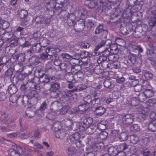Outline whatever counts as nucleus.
Masks as SVG:
<instances>
[{"mask_svg": "<svg viewBox=\"0 0 156 156\" xmlns=\"http://www.w3.org/2000/svg\"><path fill=\"white\" fill-rule=\"evenodd\" d=\"M119 4H117L115 2H113L112 0H108L106 1L101 6H103L102 8L101 13L104 14L106 15H108L111 13V9L113 8V9H116L118 8Z\"/></svg>", "mask_w": 156, "mask_h": 156, "instance_id": "obj_1", "label": "nucleus"}, {"mask_svg": "<svg viewBox=\"0 0 156 156\" xmlns=\"http://www.w3.org/2000/svg\"><path fill=\"white\" fill-rule=\"evenodd\" d=\"M62 5L55 1H51L47 5L46 10L49 12H52L53 14H56V15H59L62 12V8L64 6Z\"/></svg>", "mask_w": 156, "mask_h": 156, "instance_id": "obj_2", "label": "nucleus"}, {"mask_svg": "<svg viewBox=\"0 0 156 156\" xmlns=\"http://www.w3.org/2000/svg\"><path fill=\"white\" fill-rule=\"evenodd\" d=\"M14 147L16 149L10 148L8 150L9 154L11 156H20L21 154L24 156L28 155L27 151L23 146L16 144Z\"/></svg>", "mask_w": 156, "mask_h": 156, "instance_id": "obj_3", "label": "nucleus"}, {"mask_svg": "<svg viewBox=\"0 0 156 156\" xmlns=\"http://www.w3.org/2000/svg\"><path fill=\"white\" fill-rule=\"evenodd\" d=\"M126 3L129 9L139 11L141 9L144 2V0H127Z\"/></svg>", "mask_w": 156, "mask_h": 156, "instance_id": "obj_4", "label": "nucleus"}, {"mask_svg": "<svg viewBox=\"0 0 156 156\" xmlns=\"http://www.w3.org/2000/svg\"><path fill=\"white\" fill-rule=\"evenodd\" d=\"M33 69L32 67L28 68L26 72L24 73L21 71L17 72L16 74V80L15 81V83L18 84L19 81H22L25 78L28 77L29 75L32 73ZM15 76H14L12 77V78L13 79Z\"/></svg>", "mask_w": 156, "mask_h": 156, "instance_id": "obj_5", "label": "nucleus"}, {"mask_svg": "<svg viewBox=\"0 0 156 156\" xmlns=\"http://www.w3.org/2000/svg\"><path fill=\"white\" fill-rule=\"evenodd\" d=\"M147 13L150 16L148 24L151 27L152 31L153 27L156 26V11L153 10L151 8H149L147 9Z\"/></svg>", "mask_w": 156, "mask_h": 156, "instance_id": "obj_6", "label": "nucleus"}, {"mask_svg": "<svg viewBox=\"0 0 156 156\" xmlns=\"http://www.w3.org/2000/svg\"><path fill=\"white\" fill-rule=\"evenodd\" d=\"M81 121L80 122L82 129L84 131L93 123V119L91 117H86L85 115L80 116Z\"/></svg>", "mask_w": 156, "mask_h": 156, "instance_id": "obj_7", "label": "nucleus"}, {"mask_svg": "<svg viewBox=\"0 0 156 156\" xmlns=\"http://www.w3.org/2000/svg\"><path fill=\"white\" fill-rule=\"evenodd\" d=\"M92 17V18L88 20L85 23V27H87V30L89 31L93 30L98 23L96 16H94Z\"/></svg>", "mask_w": 156, "mask_h": 156, "instance_id": "obj_8", "label": "nucleus"}, {"mask_svg": "<svg viewBox=\"0 0 156 156\" xmlns=\"http://www.w3.org/2000/svg\"><path fill=\"white\" fill-rule=\"evenodd\" d=\"M73 92L72 90H68L66 92L63 91L60 92L59 97L62 102L63 103H67L70 98L73 95Z\"/></svg>", "mask_w": 156, "mask_h": 156, "instance_id": "obj_9", "label": "nucleus"}, {"mask_svg": "<svg viewBox=\"0 0 156 156\" xmlns=\"http://www.w3.org/2000/svg\"><path fill=\"white\" fill-rule=\"evenodd\" d=\"M9 99L12 103H16L17 105H20L23 108H25L26 106V104L24 103L23 98L19 96H17L15 94L13 95H10Z\"/></svg>", "mask_w": 156, "mask_h": 156, "instance_id": "obj_10", "label": "nucleus"}, {"mask_svg": "<svg viewBox=\"0 0 156 156\" xmlns=\"http://www.w3.org/2000/svg\"><path fill=\"white\" fill-rule=\"evenodd\" d=\"M84 136H81L78 132H76L71 135L67 136L66 139L67 142L69 144H75L76 140L79 138H83Z\"/></svg>", "mask_w": 156, "mask_h": 156, "instance_id": "obj_11", "label": "nucleus"}, {"mask_svg": "<svg viewBox=\"0 0 156 156\" xmlns=\"http://www.w3.org/2000/svg\"><path fill=\"white\" fill-rule=\"evenodd\" d=\"M74 30L77 32H80L85 27V23L84 20L80 19L77 21L73 26Z\"/></svg>", "mask_w": 156, "mask_h": 156, "instance_id": "obj_12", "label": "nucleus"}, {"mask_svg": "<svg viewBox=\"0 0 156 156\" xmlns=\"http://www.w3.org/2000/svg\"><path fill=\"white\" fill-rule=\"evenodd\" d=\"M14 69L12 67H10L4 73V74L1 75L0 76V79L3 80H6L7 81L10 79L11 81L12 80L11 78L13 75V72Z\"/></svg>", "mask_w": 156, "mask_h": 156, "instance_id": "obj_13", "label": "nucleus"}, {"mask_svg": "<svg viewBox=\"0 0 156 156\" xmlns=\"http://www.w3.org/2000/svg\"><path fill=\"white\" fill-rule=\"evenodd\" d=\"M152 44H151L150 46L152 49L148 48L146 49L145 52V55L146 56L145 61L147 60L151 61L154 59V50H153V47L151 46Z\"/></svg>", "mask_w": 156, "mask_h": 156, "instance_id": "obj_14", "label": "nucleus"}, {"mask_svg": "<svg viewBox=\"0 0 156 156\" xmlns=\"http://www.w3.org/2000/svg\"><path fill=\"white\" fill-rule=\"evenodd\" d=\"M104 25L103 23H99L96 27L94 31V34H103L104 35V37L105 38L108 33V31L104 29Z\"/></svg>", "mask_w": 156, "mask_h": 156, "instance_id": "obj_15", "label": "nucleus"}, {"mask_svg": "<svg viewBox=\"0 0 156 156\" xmlns=\"http://www.w3.org/2000/svg\"><path fill=\"white\" fill-rule=\"evenodd\" d=\"M110 52L108 50L107 48H106L105 50L100 52L99 58L98 59V62L101 63L103 61L107 60L108 55L110 54Z\"/></svg>", "mask_w": 156, "mask_h": 156, "instance_id": "obj_16", "label": "nucleus"}, {"mask_svg": "<svg viewBox=\"0 0 156 156\" xmlns=\"http://www.w3.org/2000/svg\"><path fill=\"white\" fill-rule=\"evenodd\" d=\"M29 63V67H32L33 66H35L41 62L39 57L37 55H34L29 58L28 59Z\"/></svg>", "mask_w": 156, "mask_h": 156, "instance_id": "obj_17", "label": "nucleus"}, {"mask_svg": "<svg viewBox=\"0 0 156 156\" xmlns=\"http://www.w3.org/2000/svg\"><path fill=\"white\" fill-rule=\"evenodd\" d=\"M137 56L136 54L132 53L131 51L129 52L128 55V59L127 60V66H132L135 63Z\"/></svg>", "mask_w": 156, "mask_h": 156, "instance_id": "obj_18", "label": "nucleus"}, {"mask_svg": "<svg viewBox=\"0 0 156 156\" xmlns=\"http://www.w3.org/2000/svg\"><path fill=\"white\" fill-rule=\"evenodd\" d=\"M122 122H123L128 125H130L134 121V118L130 114H127L122 115L121 116Z\"/></svg>", "mask_w": 156, "mask_h": 156, "instance_id": "obj_19", "label": "nucleus"}, {"mask_svg": "<svg viewBox=\"0 0 156 156\" xmlns=\"http://www.w3.org/2000/svg\"><path fill=\"white\" fill-rule=\"evenodd\" d=\"M108 0H92V1L90 2L88 4V6L89 8L92 9L95 7L96 6H98V8L99 6H101V4L107 1Z\"/></svg>", "mask_w": 156, "mask_h": 156, "instance_id": "obj_20", "label": "nucleus"}, {"mask_svg": "<svg viewBox=\"0 0 156 156\" xmlns=\"http://www.w3.org/2000/svg\"><path fill=\"white\" fill-rule=\"evenodd\" d=\"M67 120L70 122L71 128L72 130L74 131L78 130L80 132H84L83 129H82V126L80 122H72L73 120L71 119H68Z\"/></svg>", "mask_w": 156, "mask_h": 156, "instance_id": "obj_21", "label": "nucleus"}, {"mask_svg": "<svg viewBox=\"0 0 156 156\" xmlns=\"http://www.w3.org/2000/svg\"><path fill=\"white\" fill-rule=\"evenodd\" d=\"M25 96L27 97L28 99H31L32 98H35L37 99L39 97L38 92L36 90H29L28 92L25 93Z\"/></svg>", "mask_w": 156, "mask_h": 156, "instance_id": "obj_22", "label": "nucleus"}, {"mask_svg": "<svg viewBox=\"0 0 156 156\" xmlns=\"http://www.w3.org/2000/svg\"><path fill=\"white\" fill-rule=\"evenodd\" d=\"M106 110V109L104 107L99 106L95 108L94 112L97 116H101L104 115Z\"/></svg>", "mask_w": 156, "mask_h": 156, "instance_id": "obj_23", "label": "nucleus"}, {"mask_svg": "<svg viewBox=\"0 0 156 156\" xmlns=\"http://www.w3.org/2000/svg\"><path fill=\"white\" fill-rule=\"evenodd\" d=\"M104 144L102 143H98L96 141L93 142L91 144V147L95 152L100 153V151L103 148Z\"/></svg>", "mask_w": 156, "mask_h": 156, "instance_id": "obj_24", "label": "nucleus"}, {"mask_svg": "<svg viewBox=\"0 0 156 156\" xmlns=\"http://www.w3.org/2000/svg\"><path fill=\"white\" fill-rule=\"evenodd\" d=\"M89 105L86 104H82L79 105L78 106L80 112V116L86 115L84 113L86 112L89 108Z\"/></svg>", "mask_w": 156, "mask_h": 156, "instance_id": "obj_25", "label": "nucleus"}, {"mask_svg": "<svg viewBox=\"0 0 156 156\" xmlns=\"http://www.w3.org/2000/svg\"><path fill=\"white\" fill-rule=\"evenodd\" d=\"M48 106L47 103L46 101H44L41 104L39 108L37 110V114L38 115L42 116L43 115L44 110L46 109Z\"/></svg>", "mask_w": 156, "mask_h": 156, "instance_id": "obj_26", "label": "nucleus"}, {"mask_svg": "<svg viewBox=\"0 0 156 156\" xmlns=\"http://www.w3.org/2000/svg\"><path fill=\"white\" fill-rule=\"evenodd\" d=\"M76 20V19L74 13H70L69 18L66 20V23L69 26H73L75 23Z\"/></svg>", "mask_w": 156, "mask_h": 156, "instance_id": "obj_27", "label": "nucleus"}, {"mask_svg": "<svg viewBox=\"0 0 156 156\" xmlns=\"http://www.w3.org/2000/svg\"><path fill=\"white\" fill-rule=\"evenodd\" d=\"M36 113L34 108L29 107L27 108L25 114L28 117L31 118L34 116Z\"/></svg>", "mask_w": 156, "mask_h": 156, "instance_id": "obj_28", "label": "nucleus"}, {"mask_svg": "<svg viewBox=\"0 0 156 156\" xmlns=\"http://www.w3.org/2000/svg\"><path fill=\"white\" fill-rule=\"evenodd\" d=\"M108 122L105 120L100 121L98 124L97 128L101 130H104L106 129L108 126Z\"/></svg>", "mask_w": 156, "mask_h": 156, "instance_id": "obj_29", "label": "nucleus"}, {"mask_svg": "<svg viewBox=\"0 0 156 156\" xmlns=\"http://www.w3.org/2000/svg\"><path fill=\"white\" fill-rule=\"evenodd\" d=\"M132 34L134 37L136 38H140L144 34L141 28H139L135 30Z\"/></svg>", "mask_w": 156, "mask_h": 156, "instance_id": "obj_30", "label": "nucleus"}, {"mask_svg": "<svg viewBox=\"0 0 156 156\" xmlns=\"http://www.w3.org/2000/svg\"><path fill=\"white\" fill-rule=\"evenodd\" d=\"M17 15L19 17L20 20H23L25 18L27 17L28 15V11L23 9H22L17 12Z\"/></svg>", "mask_w": 156, "mask_h": 156, "instance_id": "obj_31", "label": "nucleus"}, {"mask_svg": "<svg viewBox=\"0 0 156 156\" xmlns=\"http://www.w3.org/2000/svg\"><path fill=\"white\" fill-rule=\"evenodd\" d=\"M108 133L105 131H102L100 133L98 134L97 138L102 141H105L108 138Z\"/></svg>", "mask_w": 156, "mask_h": 156, "instance_id": "obj_32", "label": "nucleus"}, {"mask_svg": "<svg viewBox=\"0 0 156 156\" xmlns=\"http://www.w3.org/2000/svg\"><path fill=\"white\" fill-rule=\"evenodd\" d=\"M46 72L42 69H37L35 72L34 76L39 79V80H42L41 78L43 77V76L45 74Z\"/></svg>", "mask_w": 156, "mask_h": 156, "instance_id": "obj_33", "label": "nucleus"}, {"mask_svg": "<svg viewBox=\"0 0 156 156\" xmlns=\"http://www.w3.org/2000/svg\"><path fill=\"white\" fill-rule=\"evenodd\" d=\"M60 88V85L59 83L57 82H52L50 84V87L48 90L49 91H58Z\"/></svg>", "mask_w": 156, "mask_h": 156, "instance_id": "obj_34", "label": "nucleus"}, {"mask_svg": "<svg viewBox=\"0 0 156 156\" xmlns=\"http://www.w3.org/2000/svg\"><path fill=\"white\" fill-rule=\"evenodd\" d=\"M44 18L42 15H36L34 17L32 22L33 23L36 22L37 24H41L44 20Z\"/></svg>", "mask_w": 156, "mask_h": 156, "instance_id": "obj_35", "label": "nucleus"}, {"mask_svg": "<svg viewBox=\"0 0 156 156\" xmlns=\"http://www.w3.org/2000/svg\"><path fill=\"white\" fill-rule=\"evenodd\" d=\"M62 128L61 122L59 121H57L54 123L52 126L51 129L54 132H56L61 129Z\"/></svg>", "mask_w": 156, "mask_h": 156, "instance_id": "obj_36", "label": "nucleus"}, {"mask_svg": "<svg viewBox=\"0 0 156 156\" xmlns=\"http://www.w3.org/2000/svg\"><path fill=\"white\" fill-rule=\"evenodd\" d=\"M8 87V92L10 95L14 94L18 91V88L15 84H10Z\"/></svg>", "mask_w": 156, "mask_h": 156, "instance_id": "obj_37", "label": "nucleus"}, {"mask_svg": "<svg viewBox=\"0 0 156 156\" xmlns=\"http://www.w3.org/2000/svg\"><path fill=\"white\" fill-rule=\"evenodd\" d=\"M118 147L111 146L108 148V154L112 156H115L118 152Z\"/></svg>", "mask_w": 156, "mask_h": 156, "instance_id": "obj_38", "label": "nucleus"}, {"mask_svg": "<svg viewBox=\"0 0 156 156\" xmlns=\"http://www.w3.org/2000/svg\"><path fill=\"white\" fill-rule=\"evenodd\" d=\"M66 152L68 155L73 156L76 154V151L75 147L70 146L67 149Z\"/></svg>", "mask_w": 156, "mask_h": 156, "instance_id": "obj_39", "label": "nucleus"}, {"mask_svg": "<svg viewBox=\"0 0 156 156\" xmlns=\"http://www.w3.org/2000/svg\"><path fill=\"white\" fill-rule=\"evenodd\" d=\"M39 43L42 47L45 48L48 46L50 43V41L46 37L41 38Z\"/></svg>", "mask_w": 156, "mask_h": 156, "instance_id": "obj_40", "label": "nucleus"}, {"mask_svg": "<svg viewBox=\"0 0 156 156\" xmlns=\"http://www.w3.org/2000/svg\"><path fill=\"white\" fill-rule=\"evenodd\" d=\"M142 72L144 77L147 80H150L152 79L153 77V74L149 71L143 70Z\"/></svg>", "mask_w": 156, "mask_h": 156, "instance_id": "obj_41", "label": "nucleus"}, {"mask_svg": "<svg viewBox=\"0 0 156 156\" xmlns=\"http://www.w3.org/2000/svg\"><path fill=\"white\" fill-rule=\"evenodd\" d=\"M65 78L68 82L73 81V82H76V80L74 76L72 73H66L65 76Z\"/></svg>", "mask_w": 156, "mask_h": 156, "instance_id": "obj_42", "label": "nucleus"}, {"mask_svg": "<svg viewBox=\"0 0 156 156\" xmlns=\"http://www.w3.org/2000/svg\"><path fill=\"white\" fill-rule=\"evenodd\" d=\"M129 10L125 11L122 14V16L125 19L129 20V21H130V20L131 19V17L132 14V11L131 9H129Z\"/></svg>", "mask_w": 156, "mask_h": 156, "instance_id": "obj_43", "label": "nucleus"}, {"mask_svg": "<svg viewBox=\"0 0 156 156\" xmlns=\"http://www.w3.org/2000/svg\"><path fill=\"white\" fill-rule=\"evenodd\" d=\"M139 101L137 97H133L131 99L130 104L132 106H137V108L139 109L141 106L138 105Z\"/></svg>", "mask_w": 156, "mask_h": 156, "instance_id": "obj_44", "label": "nucleus"}, {"mask_svg": "<svg viewBox=\"0 0 156 156\" xmlns=\"http://www.w3.org/2000/svg\"><path fill=\"white\" fill-rule=\"evenodd\" d=\"M61 56L63 59L66 62H69L73 59L72 55L66 53H62Z\"/></svg>", "mask_w": 156, "mask_h": 156, "instance_id": "obj_45", "label": "nucleus"}, {"mask_svg": "<svg viewBox=\"0 0 156 156\" xmlns=\"http://www.w3.org/2000/svg\"><path fill=\"white\" fill-rule=\"evenodd\" d=\"M15 58L19 62L22 63L25 60V54L21 53L18 55L17 54L15 55Z\"/></svg>", "mask_w": 156, "mask_h": 156, "instance_id": "obj_46", "label": "nucleus"}, {"mask_svg": "<svg viewBox=\"0 0 156 156\" xmlns=\"http://www.w3.org/2000/svg\"><path fill=\"white\" fill-rule=\"evenodd\" d=\"M55 49L56 51L55 53L54 54L53 53L52 55H49L50 56V59L53 62L58 59L59 58V56L57 54V53L60 51V49L58 48H55Z\"/></svg>", "mask_w": 156, "mask_h": 156, "instance_id": "obj_47", "label": "nucleus"}, {"mask_svg": "<svg viewBox=\"0 0 156 156\" xmlns=\"http://www.w3.org/2000/svg\"><path fill=\"white\" fill-rule=\"evenodd\" d=\"M129 145L128 144L125 142L121 144L118 147V149H120L121 150L125 152L128 151V150L130 149L129 147Z\"/></svg>", "mask_w": 156, "mask_h": 156, "instance_id": "obj_48", "label": "nucleus"}, {"mask_svg": "<svg viewBox=\"0 0 156 156\" xmlns=\"http://www.w3.org/2000/svg\"><path fill=\"white\" fill-rule=\"evenodd\" d=\"M128 135L127 131L122 132L119 135V139L121 141H125L128 140Z\"/></svg>", "mask_w": 156, "mask_h": 156, "instance_id": "obj_49", "label": "nucleus"}, {"mask_svg": "<svg viewBox=\"0 0 156 156\" xmlns=\"http://www.w3.org/2000/svg\"><path fill=\"white\" fill-rule=\"evenodd\" d=\"M112 82L111 79H106L105 80L103 83L104 86L107 88H112L114 86L112 85Z\"/></svg>", "mask_w": 156, "mask_h": 156, "instance_id": "obj_50", "label": "nucleus"}, {"mask_svg": "<svg viewBox=\"0 0 156 156\" xmlns=\"http://www.w3.org/2000/svg\"><path fill=\"white\" fill-rule=\"evenodd\" d=\"M148 129L149 130L152 132L156 131V121H153L148 124Z\"/></svg>", "mask_w": 156, "mask_h": 156, "instance_id": "obj_51", "label": "nucleus"}, {"mask_svg": "<svg viewBox=\"0 0 156 156\" xmlns=\"http://www.w3.org/2000/svg\"><path fill=\"white\" fill-rule=\"evenodd\" d=\"M55 135L57 138L62 139L66 136V133L63 129H60L55 132Z\"/></svg>", "mask_w": 156, "mask_h": 156, "instance_id": "obj_52", "label": "nucleus"}, {"mask_svg": "<svg viewBox=\"0 0 156 156\" xmlns=\"http://www.w3.org/2000/svg\"><path fill=\"white\" fill-rule=\"evenodd\" d=\"M134 13V15L136 18V20H134L136 23H138L141 21L142 19V13L138 11Z\"/></svg>", "mask_w": 156, "mask_h": 156, "instance_id": "obj_53", "label": "nucleus"}, {"mask_svg": "<svg viewBox=\"0 0 156 156\" xmlns=\"http://www.w3.org/2000/svg\"><path fill=\"white\" fill-rule=\"evenodd\" d=\"M42 80H39V81L41 83L47 84L50 81V80H53V77H49V76L45 74L43 76V77L41 78Z\"/></svg>", "mask_w": 156, "mask_h": 156, "instance_id": "obj_54", "label": "nucleus"}, {"mask_svg": "<svg viewBox=\"0 0 156 156\" xmlns=\"http://www.w3.org/2000/svg\"><path fill=\"white\" fill-rule=\"evenodd\" d=\"M42 47L39 42L34 44L32 46L33 49L36 53L40 52L42 50Z\"/></svg>", "mask_w": 156, "mask_h": 156, "instance_id": "obj_55", "label": "nucleus"}, {"mask_svg": "<svg viewBox=\"0 0 156 156\" xmlns=\"http://www.w3.org/2000/svg\"><path fill=\"white\" fill-rule=\"evenodd\" d=\"M97 127L92 125L89 126L86 129L87 133L89 135H91L94 133L97 129Z\"/></svg>", "mask_w": 156, "mask_h": 156, "instance_id": "obj_56", "label": "nucleus"}, {"mask_svg": "<svg viewBox=\"0 0 156 156\" xmlns=\"http://www.w3.org/2000/svg\"><path fill=\"white\" fill-rule=\"evenodd\" d=\"M119 58V55L117 54H115L112 53L108 55V59L109 61L112 62L117 61Z\"/></svg>", "mask_w": 156, "mask_h": 156, "instance_id": "obj_57", "label": "nucleus"}, {"mask_svg": "<svg viewBox=\"0 0 156 156\" xmlns=\"http://www.w3.org/2000/svg\"><path fill=\"white\" fill-rule=\"evenodd\" d=\"M9 60V58L7 56L5 55L0 57V65L2 66L4 65H5L8 63Z\"/></svg>", "mask_w": 156, "mask_h": 156, "instance_id": "obj_58", "label": "nucleus"}, {"mask_svg": "<svg viewBox=\"0 0 156 156\" xmlns=\"http://www.w3.org/2000/svg\"><path fill=\"white\" fill-rule=\"evenodd\" d=\"M137 96V98L140 101H144L147 98L144 92L138 93Z\"/></svg>", "mask_w": 156, "mask_h": 156, "instance_id": "obj_59", "label": "nucleus"}, {"mask_svg": "<svg viewBox=\"0 0 156 156\" xmlns=\"http://www.w3.org/2000/svg\"><path fill=\"white\" fill-rule=\"evenodd\" d=\"M87 87V85L86 84H84L83 85H80L76 87V88H74L72 90L73 92L74 91H80L82 90L86 89Z\"/></svg>", "mask_w": 156, "mask_h": 156, "instance_id": "obj_60", "label": "nucleus"}, {"mask_svg": "<svg viewBox=\"0 0 156 156\" xmlns=\"http://www.w3.org/2000/svg\"><path fill=\"white\" fill-rule=\"evenodd\" d=\"M80 66L79 65V63L75 64L74 65H72L71 66V71L72 73H77L80 70Z\"/></svg>", "mask_w": 156, "mask_h": 156, "instance_id": "obj_61", "label": "nucleus"}, {"mask_svg": "<svg viewBox=\"0 0 156 156\" xmlns=\"http://www.w3.org/2000/svg\"><path fill=\"white\" fill-rule=\"evenodd\" d=\"M139 141V137L136 135H131L130 136V142L133 144H136Z\"/></svg>", "mask_w": 156, "mask_h": 156, "instance_id": "obj_62", "label": "nucleus"}, {"mask_svg": "<svg viewBox=\"0 0 156 156\" xmlns=\"http://www.w3.org/2000/svg\"><path fill=\"white\" fill-rule=\"evenodd\" d=\"M130 130L133 132H138L140 130V126L137 124H134L130 127Z\"/></svg>", "mask_w": 156, "mask_h": 156, "instance_id": "obj_63", "label": "nucleus"}, {"mask_svg": "<svg viewBox=\"0 0 156 156\" xmlns=\"http://www.w3.org/2000/svg\"><path fill=\"white\" fill-rule=\"evenodd\" d=\"M28 87L27 86V83H23L21 85L20 87V89L21 91L24 93V95H25V93L27 92L28 90Z\"/></svg>", "mask_w": 156, "mask_h": 156, "instance_id": "obj_64", "label": "nucleus"}]
</instances>
